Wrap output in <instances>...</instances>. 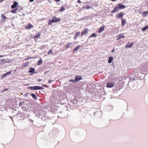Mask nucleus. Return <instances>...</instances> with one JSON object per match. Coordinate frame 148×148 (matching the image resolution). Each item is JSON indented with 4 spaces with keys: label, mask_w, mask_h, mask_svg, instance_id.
<instances>
[{
    "label": "nucleus",
    "mask_w": 148,
    "mask_h": 148,
    "mask_svg": "<svg viewBox=\"0 0 148 148\" xmlns=\"http://www.w3.org/2000/svg\"><path fill=\"white\" fill-rule=\"evenodd\" d=\"M28 88L31 90H40L44 89V88L42 86H29Z\"/></svg>",
    "instance_id": "f257e3e1"
},
{
    "label": "nucleus",
    "mask_w": 148,
    "mask_h": 148,
    "mask_svg": "<svg viewBox=\"0 0 148 148\" xmlns=\"http://www.w3.org/2000/svg\"><path fill=\"white\" fill-rule=\"evenodd\" d=\"M88 28H85L84 29L83 31L81 32V36H83L87 34L88 33Z\"/></svg>",
    "instance_id": "f03ea898"
},
{
    "label": "nucleus",
    "mask_w": 148,
    "mask_h": 148,
    "mask_svg": "<svg viewBox=\"0 0 148 148\" xmlns=\"http://www.w3.org/2000/svg\"><path fill=\"white\" fill-rule=\"evenodd\" d=\"M114 85V83L112 82H109L107 83L106 86L108 88H112Z\"/></svg>",
    "instance_id": "7ed1b4c3"
},
{
    "label": "nucleus",
    "mask_w": 148,
    "mask_h": 148,
    "mask_svg": "<svg viewBox=\"0 0 148 148\" xmlns=\"http://www.w3.org/2000/svg\"><path fill=\"white\" fill-rule=\"evenodd\" d=\"M123 13L122 12H120L116 14V17L118 18H120L123 17Z\"/></svg>",
    "instance_id": "20e7f679"
},
{
    "label": "nucleus",
    "mask_w": 148,
    "mask_h": 148,
    "mask_svg": "<svg viewBox=\"0 0 148 148\" xmlns=\"http://www.w3.org/2000/svg\"><path fill=\"white\" fill-rule=\"evenodd\" d=\"M33 25L31 24H28L25 27V28L27 29H29L33 28Z\"/></svg>",
    "instance_id": "39448f33"
},
{
    "label": "nucleus",
    "mask_w": 148,
    "mask_h": 148,
    "mask_svg": "<svg viewBox=\"0 0 148 148\" xmlns=\"http://www.w3.org/2000/svg\"><path fill=\"white\" fill-rule=\"evenodd\" d=\"M119 7H118V6L117 5V6L115 7L114 8V9L111 11V13H114L115 12H116L117 11H119Z\"/></svg>",
    "instance_id": "423d86ee"
},
{
    "label": "nucleus",
    "mask_w": 148,
    "mask_h": 148,
    "mask_svg": "<svg viewBox=\"0 0 148 148\" xmlns=\"http://www.w3.org/2000/svg\"><path fill=\"white\" fill-rule=\"evenodd\" d=\"M105 27V26L104 25H103L98 30V32L99 33H101L104 30V28Z\"/></svg>",
    "instance_id": "0eeeda50"
},
{
    "label": "nucleus",
    "mask_w": 148,
    "mask_h": 148,
    "mask_svg": "<svg viewBox=\"0 0 148 148\" xmlns=\"http://www.w3.org/2000/svg\"><path fill=\"white\" fill-rule=\"evenodd\" d=\"M117 5L120 9H124L125 8V5H123L121 3H119Z\"/></svg>",
    "instance_id": "6e6552de"
},
{
    "label": "nucleus",
    "mask_w": 148,
    "mask_h": 148,
    "mask_svg": "<svg viewBox=\"0 0 148 148\" xmlns=\"http://www.w3.org/2000/svg\"><path fill=\"white\" fill-rule=\"evenodd\" d=\"M52 19H53L55 23L59 22L60 20V18H57L55 16H53L52 18Z\"/></svg>",
    "instance_id": "1a4fd4ad"
},
{
    "label": "nucleus",
    "mask_w": 148,
    "mask_h": 148,
    "mask_svg": "<svg viewBox=\"0 0 148 148\" xmlns=\"http://www.w3.org/2000/svg\"><path fill=\"white\" fill-rule=\"evenodd\" d=\"M117 37L118 38L117 39V40H118L121 38H125V36H123V34H120L119 35H118Z\"/></svg>",
    "instance_id": "9d476101"
},
{
    "label": "nucleus",
    "mask_w": 148,
    "mask_h": 148,
    "mask_svg": "<svg viewBox=\"0 0 148 148\" xmlns=\"http://www.w3.org/2000/svg\"><path fill=\"white\" fill-rule=\"evenodd\" d=\"M82 79V77L81 76H76L75 77V80L76 81H79Z\"/></svg>",
    "instance_id": "9b49d317"
},
{
    "label": "nucleus",
    "mask_w": 148,
    "mask_h": 148,
    "mask_svg": "<svg viewBox=\"0 0 148 148\" xmlns=\"http://www.w3.org/2000/svg\"><path fill=\"white\" fill-rule=\"evenodd\" d=\"M18 3L16 1H14V2L13 4L11 6V8L12 9H14L16 8L17 5Z\"/></svg>",
    "instance_id": "f8f14e48"
},
{
    "label": "nucleus",
    "mask_w": 148,
    "mask_h": 148,
    "mask_svg": "<svg viewBox=\"0 0 148 148\" xmlns=\"http://www.w3.org/2000/svg\"><path fill=\"white\" fill-rule=\"evenodd\" d=\"M40 37V33L39 32H38L36 36H35L34 37V38L35 39V40H36V39H39Z\"/></svg>",
    "instance_id": "ddd939ff"
},
{
    "label": "nucleus",
    "mask_w": 148,
    "mask_h": 148,
    "mask_svg": "<svg viewBox=\"0 0 148 148\" xmlns=\"http://www.w3.org/2000/svg\"><path fill=\"white\" fill-rule=\"evenodd\" d=\"M81 47L80 45H78L77 46L75 47L74 48V49L73 52L74 53L75 52L77 51L79 48L80 47Z\"/></svg>",
    "instance_id": "4468645a"
},
{
    "label": "nucleus",
    "mask_w": 148,
    "mask_h": 148,
    "mask_svg": "<svg viewBox=\"0 0 148 148\" xmlns=\"http://www.w3.org/2000/svg\"><path fill=\"white\" fill-rule=\"evenodd\" d=\"M134 44V42H133L131 44H127L126 45L125 47L126 48H130L132 47V45Z\"/></svg>",
    "instance_id": "2eb2a0df"
},
{
    "label": "nucleus",
    "mask_w": 148,
    "mask_h": 148,
    "mask_svg": "<svg viewBox=\"0 0 148 148\" xmlns=\"http://www.w3.org/2000/svg\"><path fill=\"white\" fill-rule=\"evenodd\" d=\"M97 36V35L95 33H93L90 36H89L88 37V38H92L93 37H96Z\"/></svg>",
    "instance_id": "dca6fc26"
},
{
    "label": "nucleus",
    "mask_w": 148,
    "mask_h": 148,
    "mask_svg": "<svg viewBox=\"0 0 148 148\" xmlns=\"http://www.w3.org/2000/svg\"><path fill=\"white\" fill-rule=\"evenodd\" d=\"M113 58L112 57L110 56L109 58V60L108 61V63H110L112 62Z\"/></svg>",
    "instance_id": "f3484780"
},
{
    "label": "nucleus",
    "mask_w": 148,
    "mask_h": 148,
    "mask_svg": "<svg viewBox=\"0 0 148 148\" xmlns=\"http://www.w3.org/2000/svg\"><path fill=\"white\" fill-rule=\"evenodd\" d=\"M55 23V22L53 19L52 20H49L48 22V24L49 25H51L52 24V23Z\"/></svg>",
    "instance_id": "a211bd4d"
},
{
    "label": "nucleus",
    "mask_w": 148,
    "mask_h": 148,
    "mask_svg": "<svg viewBox=\"0 0 148 148\" xmlns=\"http://www.w3.org/2000/svg\"><path fill=\"white\" fill-rule=\"evenodd\" d=\"M125 23L126 21L125 19H121L122 25H124L125 24Z\"/></svg>",
    "instance_id": "6ab92c4d"
},
{
    "label": "nucleus",
    "mask_w": 148,
    "mask_h": 148,
    "mask_svg": "<svg viewBox=\"0 0 148 148\" xmlns=\"http://www.w3.org/2000/svg\"><path fill=\"white\" fill-rule=\"evenodd\" d=\"M71 44H72V43L71 42H70L68 43H67L65 45L66 47V48H69V47L71 45Z\"/></svg>",
    "instance_id": "aec40b11"
},
{
    "label": "nucleus",
    "mask_w": 148,
    "mask_h": 148,
    "mask_svg": "<svg viewBox=\"0 0 148 148\" xmlns=\"http://www.w3.org/2000/svg\"><path fill=\"white\" fill-rule=\"evenodd\" d=\"M31 95L32 96L34 99L36 100L37 99V97L34 94L32 93L31 94Z\"/></svg>",
    "instance_id": "412c9836"
},
{
    "label": "nucleus",
    "mask_w": 148,
    "mask_h": 148,
    "mask_svg": "<svg viewBox=\"0 0 148 148\" xmlns=\"http://www.w3.org/2000/svg\"><path fill=\"white\" fill-rule=\"evenodd\" d=\"M35 69H34L33 68H30L29 69V73H32L35 71Z\"/></svg>",
    "instance_id": "4be33fe9"
},
{
    "label": "nucleus",
    "mask_w": 148,
    "mask_h": 148,
    "mask_svg": "<svg viewBox=\"0 0 148 148\" xmlns=\"http://www.w3.org/2000/svg\"><path fill=\"white\" fill-rule=\"evenodd\" d=\"M148 29V25L146 26L143 28H142L141 30L143 32L145 31L146 30Z\"/></svg>",
    "instance_id": "5701e85b"
},
{
    "label": "nucleus",
    "mask_w": 148,
    "mask_h": 148,
    "mask_svg": "<svg viewBox=\"0 0 148 148\" xmlns=\"http://www.w3.org/2000/svg\"><path fill=\"white\" fill-rule=\"evenodd\" d=\"M42 61L41 58H40L38 61V65H41L42 63Z\"/></svg>",
    "instance_id": "b1692460"
},
{
    "label": "nucleus",
    "mask_w": 148,
    "mask_h": 148,
    "mask_svg": "<svg viewBox=\"0 0 148 148\" xmlns=\"http://www.w3.org/2000/svg\"><path fill=\"white\" fill-rule=\"evenodd\" d=\"M65 10V8L63 6H62L60 8V11L61 12H62L64 11Z\"/></svg>",
    "instance_id": "393cba45"
},
{
    "label": "nucleus",
    "mask_w": 148,
    "mask_h": 148,
    "mask_svg": "<svg viewBox=\"0 0 148 148\" xmlns=\"http://www.w3.org/2000/svg\"><path fill=\"white\" fill-rule=\"evenodd\" d=\"M51 54H53L52 49L49 50V51H48V55H49Z\"/></svg>",
    "instance_id": "a878e982"
},
{
    "label": "nucleus",
    "mask_w": 148,
    "mask_h": 148,
    "mask_svg": "<svg viewBox=\"0 0 148 148\" xmlns=\"http://www.w3.org/2000/svg\"><path fill=\"white\" fill-rule=\"evenodd\" d=\"M17 11V9H14L11 11V12L13 13H15Z\"/></svg>",
    "instance_id": "bb28decb"
},
{
    "label": "nucleus",
    "mask_w": 148,
    "mask_h": 148,
    "mask_svg": "<svg viewBox=\"0 0 148 148\" xmlns=\"http://www.w3.org/2000/svg\"><path fill=\"white\" fill-rule=\"evenodd\" d=\"M1 17L2 19H6V18L3 14H1Z\"/></svg>",
    "instance_id": "cd10ccee"
},
{
    "label": "nucleus",
    "mask_w": 148,
    "mask_h": 148,
    "mask_svg": "<svg viewBox=\"0 0 148 148\" xmlns=\"http://www.w3.org/2000/svg\"><path fill=\"white\" fill-rule=\"evenodd\" d=\"M80 34V32H77L75 34V36H76V37H77Z\"/></svg>",
    "instance_id": "c85d7f7f"
},
{
    "label": "nucleus",
    "mask_w": 148,
    "mask_h": 148,
    "mask_svg": "<svg viewBox=\"0 0 148 148\" xmlns=\"http://www.w3.org/2000/svg\"><path fill=\"white\" fill-rule=\"evenodd\" d=\"M75 81H75V80H73V79H70V81H70V82H73V83H76V82H75Z\"/></svg>",
    "instance_id": "c756f323"
},
{
    "label": "nucleus",
    "mask_w": 148,
    "mask_h": 148,
    "mask_svg": "<svg viewBox=\"0 0 148 148\" xmlns=\"http://www.w3.org/2000/svg\"><path fill=\"white\" fill-rule=\"evenodd\" d=\"M11 73V71H10L9 72H8L6 73V75H9Z\"/></svg>",
    "instance_id": "7c9ffc66"
},
{
    "label": "nucleus",
    "mask_w": 148,
    "mask_h": 148,
    "mask_svg": "<svg viewBox=\"0 0 148 148\" xmlns=\"http://www.w3.org/2000/svg\"><path fill=\"white\" fill-rule=\"evenodd\" d=\"M22 105L23 103L21 102H20L19 104V106H22Z\"/></svg>",
    "instance_id": "2f4dec72"
},
{
    "label": "nucleus",
    "mask_w": 148,
    "mask_h": 148,
    "mask_svg": "<svg viewBox=\"0 0 148 148\" xmlns=\"http://www.w3.org/2000/svg\"><path fill=\"white\" fill-rule=\"evenodd\" d=\"M8 90V89H7V88L5 89H4V90H3V91H1V92H5V91H6V90Z\"/></svg>",
    "instance_id": "473e14b6"
},
{
    "label": "nucleus",
    "mask_w": 148,
    "mask_h": 148,
    "mask_svg": "<svg viewBox=\"0 0 148 148\" xmlns=\"http://www.w3.org/2000/svg\"><path fill=\"white\" fill-rule=\"evenodd\" d=\"M52 80L51 79H49L48 80V82L49 83H50L51 82H52Z\"/></svg>",
    "instance_id": "72a5a7b5"
},
{
    "label": "nucleus",
    "mask_w": 148,
    "mask_h": 148,
    "mask_svg": "<svg viewBox=\"0 0 148 148\" xmlns=\"http://www.w3.org/2000/svg\"><path fill=\"white\" fill-rule=\"evenodd\" d=\"M144 14H147L148 13V12H143Z\"/></svg>",
    "instance_id": "f704fd0d"
},
{
    "label": "nucleus",
    "mask_w": 148,
    "mask_h": 148,
    "mask_svg": "<svg viewBox=\"0 0 148 148\" xmlns=\"http://www.w3.org/2000/svg\"><path fill=\"white\" fill-rule=\"evenodd\" d=\"M91 7H90L89 6H87L86 7V8L87 9H88L90 8Z\"/></svg>",
    "instance_id": "c9c22d12"
},
{
    "label": "nucleus",
    "mask_w": 148,
    "mask_h": 148,
    "mask_svg": "<svg viewBox=\"0 0 148 148\" xmlns=\"http://www.w3.org/2000/svg\"><path fill=\"white\" fill-rule=\"evenodd\" d=\"M77 2L78 3H81V1L80 0H78L77 1Z\"/></svg>",
    "instance_id": "e433bc0d"
},
{
    "label": "nucleus",
    "mask_w": 148,
    "mask_h": 148,
    "mask_svg": "<svg viewBox=\"0 0 148 148\" xmlns=\"http://www.w3.org/2000/svg\"><path fill=\"white\" fill-rule=\"evenodd\" d=\"M77 37H76V36H75L74 37V39L76 40L77 39Z\"/></svg>",
    "instance_id": "4c0bfd02"
},
{
    "label": "nucleus",
    "mask_w": 148,
    "mask_h": 148,
    "mask_svg": "<svg viewBox=\"0 0 148 148\" xmlns=\"http://www.w3.org/2000/svg\"><path fill=\"white\" fill-rule=\"evenodd\" d=\"M42 80V79H38V81L39 82V81H41Z\"/></svg>",
    "instance_id": "58836bf2"
},
{
    "label": "nucleus",
    "mask_w": 148,
    "mask_h": 148,
    "mask_svg": "<svg viewBox=\"0 0 148 148\" xmlns=\"http://www.w3.org/2000/svg\"><path fill=\"white\" fill-rule=\"evenodd\" d=\"M1 60L2 61H3V62H4V60H5V59H1Z\"/></svg>",
    "instance_id": "ea45409f"
},
{
    "label": "nucleus",
    "mask_w": 148,
    "mask_h": 148,
    "mask_svg": "<svg viewBox=\"0 0 148 148\" xmlns=\"http://www.w3.org/2000/svg\"><path fill=\"white\" fill-rule=\"evenodd\" d=\"M4 57V56L3 55H0V58H1V57Z\"/></svg>",
    "instance_id": "a19ab883"
},
{
    "label": "nucleus",
    "mask_w": 148,
    "mask_h": 148,
    "mask_svg": "<svg viewBox=\"0 0 148 148\" xmlns=\"http://www.w3.org/2000/svg\"><path fill=\"white\" fill-rule=\"evenodd\" d=\"M114 49H113V50H112V51H111V52H114Z\"/></svg>",
    "instance_id": "79ce46f5"
},
{
    "label": "nucleus",
    "mask_w": 148,
    "mask_h": 148,
    "mask_svg": "<svg viewBox=\"0 0 148 148\" xmlns=\"http://www.w3.org/2000/svg\"><path fill=\"white\" fill-rule=\"evenodd\" d=\"M42 86H45V87H48V86H47L45 85H42Z\"/></svg>",
    "instance_id": "37998d69"
},
{
    "label": "nucleus",
    "mask_w": 148,
    "mask_h": 148,
    "mask_svg": "<svg viewBox=\"0 0 148 148\" xmlns=\"http://www.w3.org/2000/svg\"><path fill=\"white\" fill-rule=\"evenodd\" d=\"M34 1V0H29V1L30 2H32Z\"/></svg>",
    "instance_id": "c03bdc74"
},
{
    "label": "nucleus",
    "mask_w": 148,
    "mask_h": 148,
    "mask_svg": "<svg viewBox=\"0 0 148 148\" xmlns=\"http://www.w3.org/2000/svg\"><path fill=\"white\" fill-rule=\"evenodd\" d=\"M4 0H0V3L2 2Z\"/></svg>",
    "instance_id": "a18cd8bd"
},
{
    "label": "nucleus",
    "mask_w": 148,
    "mask_h": 148,
    "mask_svg": "<svg viewBox=\"0 0 148 148\" xmlns=\"http://www.w3.org/2000/svg\"><path fill=\"white\" fill-rule=\"evenodd\" d=\"M49 72V71H46L45 73H44V74H46V73H48V72Z\"/></svg>",
    "instance_id": "49530a36"
},
{
    "label": "nucleus",
    "mask_w": 148,
    "mask_h": 148,
    "mask_svg": "<svg viewBox=\"0 0 148 148\" xmlns=\"http://www.w3.org/2000/svg\"><path fill=\"white\" fill-rule=\"evenodd\" d=\"M6 75V73H5V74H4V76H5V75Z\"/></svg>",
    "instance_id": "de8ad7c7"
}]
</instances>
